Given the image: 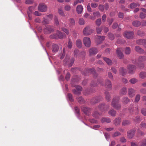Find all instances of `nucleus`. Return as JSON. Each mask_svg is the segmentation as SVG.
<instances>
[{"mask_svg": "<svg viewBox=\"0 0 146 146\" xmlns=\"http://www.w3.org/2000/svg\"><path fill=\"white\" fill-rule=\"evenodd\" d=\"M137 34L138 35L140 36H143L145 35V33L143 31L140 30H138L137 31Z\"/></svg>", "mask_w": 146, "mask_h": 146, "instance_id": "42", "label": "nucleus"}, {"mask_svg": "<svg viewBox=\"0 0 146 146\" xmlns=\"http://www.w3.org/2000/svg\"><path fill=\"white\" fill-rule=\"evenodd\" d=\"M44 31L45 34H48L54 32L53 27L50 26H48L44 29Z\"/></svg>", "mask_w": 146, "mask_h": 146, "instance_id": "9", "label": "nucleus"}, {"mask_svg": "<svg viewBox=\"0 0 146 146\" xmlns=\"http://www.w3.org/2000/svg\"><path fill=\"white\" fill-rule=\"evenodd\" d=\"M139 77L141 79H144L146 78V72H141L139 74Z\"/></svg>", "mask_w": 146, "mask_h": 146, "instance_id": "35", "label": "nucleus"}, {"mask_svg": "<svg viewBox=\"0 0 146 146\" xmlns=\"http://www.w3.org/2000/svg\"><path fill=\"white\" fill-rule=\"evenodd\" d=\"M135 90L133 88H129L128 89V93L129 96L131 98L133 97L135 95Z\"/></svg>", "mask_w": 146, "mask_h": 146, "instance_id": "12", "label": "nucleus"}, {"mask_svg": "<svg viewBox=\"0 0 146 146\" xmlns=\"http://www.w3.org/2000/svg\"><path fill=\"white\" fill-rule=\"evenodd\" d=\"M121 49L120 48H118L117 51V55L120 59L122 58L124 56L123 53L121 52Z\"/></svg>", "mask_w": 146, "mask_h": 146, "instance_id": "17", "label": "nucleus"}, {"mask_svg": "<svg viewBox=\"0 0 146 146\" xmlns=\"http://www.w3.org/2000/svg\"><path fill=\"white\" fill-rule=\"evenodd\" d=\"M42 23L43 25L48 24L49 23L48 20L46 19L45 18H43Z\"/></svg>", "mask_w": 146, "mask_h": 146, "instance_id": "44", "label": "nucleus"}, {"mask_svg": "<svg viewBox=\"0 0 146 146\" xmlns=\"http://www.w3.org/2000/svg\"><path fill=\"white\" fill-rule=\"evenodd\" d=\"M132 24L135 27H138L141 25V23L139 21H135L132 22Z\"/></svg>", "mask_w": 146, "mask_h": 146, "instance_id": "27", "label": "nucleus"}, {"mask_svg": "<svg viewBox=\"0 0 146 146\" xmlns=\"http://www.w3.org/2000/svg\"><path fill=\"white\" fill-rule=\"evenodd\" d=\"M131 52L130 48L129 47H126L125 50V53L126 54H129Z\"/></svg>", "mask_w": 146, "mask_h": 146, "instance_id": "45", "label": "nucleus"}, {"mask_svg": "<svg viewBox=\"0 0 146 146\" xmlns=\"http://www.w3.org/2000/svg\"><path fill=\"white\" fill-rule=\"evenodd\" d=\"M68 97L70 101L71 102L73 101V99L72 98V95L71 94L68 93Z\"/></svg>", "mask_w": 146, "mask_h": 146, "instance_id": "56", "label": "nucleus"}, {"mask_svg": "<svg viewBox=\"0 0 146 146\" xmlns=\"http://www.w3.org/2000/svg\"><path fill=\"white\" fill-rule=\"evenodd\" d=\"M38 9V11L41 12H44L47 11V7L44 4L41 3L39 4Z\"/></svg>", "mask_w": 146, "mask_h": 146, "instance_id": "6", "label": "nucleus"}, {"mask_svg": "<svg viewBox=\"0 0 146 146\" xmlns=\"http://www.w3.org/2000/svg\"><path fill=\"white\" fill-rule=\"evenodd\" d=\"M93 14L96 18V17H99L100 16V13L99 11L94 12L93 13Z\"/></svg>", "mask_w": 146, "mask_h": 146, "instance_id": "50", "label": "nucleus"}, {"mask_svg": "<svg viewBox=\"0 0 146 146\" xmlns=\"http://www.w3.org/2000/svg\"><path fill=\"white\" fill-rule=\"evenodd\" d=\"M135 50L141 54H143L144 52V50L139 46H136L135 47Z\"/></svg>", "mask_w": 146, "mask_h": 146, "instance_id": "26", "label": "nucleus"}, {"mask_svg": "<svg viewBox=\"0 0 146 146\" xmlns=\"http://www.w3.org/2000/svg\"><path fill=\"white\" fill-rule=\"evenodd\" d=\"M57 35L58 36L57 38H59L62 39L66 37V35L64 33H61L58 31L57 32Z\"/></svg>", "mask_w": 146, "mask_h": 146, "instance_id": "19", "label": "nucleus"}, {"mask_svg": "<svg viewBox=\"0 0 146 146\" xmlns=\"http://www.w3.org/2000/svg\"><path fill=\"white\" fill-rule=\"evenodd\" d=\"M140 92L141 93L146 94V89L142 88L140 90Z\"/></svg>", "mask_w": 146, "mask_h": 146, "instance_id": "64", "label": "nucleus"}, {"mask_svg": "<svg viewBox=\"0 0 146 146\" xmlns=\"http://www.w3.org/2000/svg\"><path fill=\"white\" fill-rule=\"evenodd\" d=\"M133 120L135 122H138L140 121L141 119L139 116H137L135 118L133 119Z\"/></svg>", "mask_w": 146, "mask_h": 146, "instance_id": "47", "label": "nucleus"}, {"mask_svg": "<svg viewBox=\"0 0 146 146\" xmlns=\"http://www.w3.org/2000/svg\"><path fill=\"white\" fill-rule=\"evenodd\" d=\"M79 23L80 25H83L84 24V19L81 18L80 19L79 21Z\"/></svg>", "mask_w": 146, "mask_h": 146, "instance_id": "59", "label": "nucleus"}, {"mask_svg": "<svg viewBox=\"0 0 146 146\" xmlns=\"http://www.w3.org/2000/svg\"><path fill=\"white\" fill-rule=\"evenodd\" d=\"M102 98L101 96H100L93 98L92 100L91 101L92 103L94 104L97 102H99L100 101H102Z\"/></svg>", "mask_w": 146, "mask_h": 146, "instance_id": "22", "label": "nucleus"}, {"mask_svg": "<svg viewBox=\"0 0 146 146\" xmlns=\"http://www.w3.org/2000/svg\"><path fill=\"white\" fill-rule=\"evenodd\" d=\"M50 37L52 38H55L57 39V33L56 34H53L51 35L50 36Z\"/></svg>", "mask_w": 146, "mask_h": 146, "instance_id": "57", "label": "nucleus"}, {"mask_svg": "<svg viewBox=\"0 0 146 146\" xmlns=\"http://www.w3.org/2000/svg\"><path fill=\"white\" fill-rule=\"evenodd\" d=\"M138 81L137 79L135 78H132L129 80V82L131 84H135Z\"/></svg>", "mask_w": 146, "mask_h": 146, "instance_id": "38", "label": "nucleus"}, {"mask_svg": "<svg viewBox=\"0 0 146 146\" xmlns=\"http://www.w3.org/2000/svg\"><path fill=\"white\" fill-rule=\"evenodd\" d=\"M75 87L76 88V89L77 90H78V92L77 93H76V92H75L74 94L77 95H80L81 94V92L82 90V87L81 86L78 85L76 86Z\"/></svg>", "mask_w": 146, "mask_h": 146, "instance_id": "15", "label": "nucleus"}, {"mask_svg": "<svg viewBox=\"0 0 146 146\" xmlns=\"http://www.w3.org/2000/svg\"><path fill=\"white\" fill-rule=\"evenodd\" d=\"M67 46L68 48L70 49L71 48L72 46V42L70 39H69L68 40Z\"/></svg>", "mask_w": 146, "mask_h": 146, "instance_id": "48", "label": "nucleus"}, {"mask_svg": "<svg viewBox=\"0 0 146 146\" xmlns=\"http://www.w3.org/2000/svg\"><path fill=\"white\" fill-rule=\"evenodd\" d=\"M101 121L102 123L104 122L110 123L111 122V120L108 117H103L102 118Z\"/></svg>", "mask_w": 146, "mask_h": 146, "instance_id": "31", "label": "nucleus"}, {"mask_svg": "<svg viewBox=\"0 0 146 146\" xmlns=\"http://www.w3.org/2000/svg\"><path fill=\"white\" fill-rule=\"evenodd\" d=\"M121 120V118L120 117L116 118L113 121L114 124L115 126H118L120 123Z\"/></svg>", "mask_w": 146, "mask_h": 146, "instance_id": "18", "label": "nucleus"}, {"mask_svg": "<svg viewBox=\"0 0 146 146\" xmlns=\"http://www.w3.org/2000/svg\"><path fill=\"white\" fill-rule=\"evenodd\" d=\"M83 43L84 45L87 47L90 46L91 41L90 38L88 37H86L84 38L83 40Z\"/></svg>", "mask_w": 146, "mask_h": 146, "instance_id": "5", "label": "nucleus"}, {"mask_svg": "<svg viewBox=\"0 0 146 146\" xmlns=\"http://www.w3.org/2000/svg\"><path fill=\"white\" fill-rule=\"evenodd\" d=\"M120 73L122 76L124 75L127 72L126 70L123 67H121L120 68L119 70Z\"/></svg>", "mask_w": 146, "mask_h": 146, "instance_id": "29", "label": "nucleus"}, {"mask_svg": "<svg viewBox=\"0 0 146 146\" xmlns=\"http://www.w3.org/2000/svg\"><path fill=\"white\" fill-rule=\"evenodd\" d=\"M105 7L104 5H99L98 6L99 9L101 11H103Z\"/></svg>", "mask_w": 146, "mask_h": 146, "instance_id": "54", "label": "nucleus"}, {"mask_svg": "<svg viewBox=\"0 0 146 146\" xmlns=\"http://www.w3.org/2000/svg\"><path fill=\"white\" fill-rule=\"evenodd\" d=\"M83 74L85 75L89 74H92L93 77L94 78H96L98 76V74L95 72V69L93 68H86L83 73Z\"/></svg>", "mask_w": 146, "mask_h": 146, "instance_id": "2", "label": "nucleus"}, {"mask_svg": "<svg viewBox=\"0 0 146 146\" xmlns=\"http://www.w3.org/2000/svg\"><path fill=\"white\" fill-rule=\"evenodd\" d=\"M139 17L141 19H144L146 17V15L143 13H140Z\"/></svg>", "mask_w": 146, "mask_h": 146, "instance_id": "52", "label": "nucleus"}, {"mask_svg": "<svg viewBox=\"0 0 146 146\" xmlns=\"http://www.w3.org/2000/svg\"><path fill=\"white\" fill-rule=\"evenodd\" d=\"M97 109H96L92 113V116L95 118H99V117L101 116L102 114V113L98 112L97 111Z\"/></svg>", "mask_w": 146, "mask_h": 146, "instance_id": "13", "label": "nucleus"}, {"mask_svg": "<svg viewBox=\"0 0 146 146\" xmlns=\"http://www.w3.org/2000/svg\"><path fill=\"white\" fill-rule=\"evenodd\" d=\"M146 42V39H140L137 40L136 43L138 44L144 45Z\"/></svg>", "mask_w": 146, "mask_h": 146, "instance_id": "21", "label": "nucleus"}, {"mask_svg": "<svg viewBox=\"0 0 146 146\" xmlns=\"http://www.w3.org/2000/svg\"><path fill=\"white\" fill-rule=\"evenodd\" d=\"M105 86L107 88H111L112 85L111 81L108 79L106 80Z\"/></svg>", "mask_w": 146, "mask_h": 146, "instance_id": "20", "label": "nucleus"}, {"mask_svg": "<svg viewBox=\"0 0 146 146\" xmlns=\"http://www.w3.org/2000/svg\"><path fill=\"white\" fill-rule=\"evenodd\" d=\"M129 102V100L127 97L123 98L122 100V102L123 104H127Z\"/></svg>", "mask_w": 146, "mask_h": 146, "instance_id": "41", "label": "nucleus"}, {"mask_svg": "<svg viewBox=\"0 0 146 146\" xmlns=\"http://www.w3.org/2000/svg\"><path fill=\"white\" fill-rule=\"evenodd\" d=\"M76 44L77 46L79 48H80L82 46V43L80 40L78 39L76 42Z\"/></svg>", "mask_w": 146, "mask_h": 146, "instance_id": "34", "label": "nucleus"}, {"mask_svg": "<svg viewBox=\"0 0 146 146\" xmlns=\"http://www.w3.org/2000/svg\"><path fill=\"white\" fill-rule=\"evenodd\" d=\"M139 6L140 5L138 3H132L130 4V7L131 9H133Z\"/></svg>", "mask_w": 146, "mask_h": 146, "instance_id": "33", "label": "nucleus"}, {"mask_svg": "<svg viewBox=\"0 0 146 146\" xmlns=\"http://www.w3.org/2000/svg\"><path fill=\"white\" fill-rule=\"evenodd\" d=\"M77 100L79 103L83 104L85 103L84 99L81 96H78L77 98Z\"/></svg>", "mask_w": 146, "mask_h": 146, "instance_id": "36", "label": "nucleus"}, {"mask_svg": "<svg viewBox=\"0 0 146 146\" xmlns=\"http://www.w3.org/2000/svg\"><path fill=\"white\" fill-rule=\"evenodd\" d=\"M116 112L113 109H111L109 112L108 113L111 116L114 117L115 116Z\"/></svg>", "mask_w": 146, "mask_h": 146, "instance_id": "37", "label": "nucleus"}, {"mask_svg": "<svg viewBox=\"0 0 146 146\" xmlns=\"http://www.w3.org/2000/svg\"><path fill=\"white\" fill-rule=\"evenodd\" d=\"M81 109L84 113L88 115L90 113L91 111V109L87 107H83Z\"/></svg>", "mask_w": 146, "mask_h": 146, "instance_id": "10", "label": "nucleus"}, {"mask_svg": "<svg viewBox=\"0 0 146 146\" xmlns=\"http://www.w3.org/2000/svg\"><path fill=\"white\" fill-rule=\"evenodd\" d=\"M109 106L105 105L104 103L100 104L98 106L99 109L102 111H107L109 108Z\"/></svg>", "mask_w": 146, "mask_h": 146, "instance_id": "4", "label": "nucleus"}, {"mask_svg": "<svg viewBox=\"0 0 146 146\" xmlns=\"http://www.w3.org/2000/svg\"><path fill=\"white\" fill-rule=\"evenodd\" d=\"M89 51L90 55L96 54L98 52L97 49L95 48H90L89 49Z\"/></svg>", "mask_w": 146, "mask_h": 146, "instance_id": "23", "label": "nucleus"}, {"mask_svg": "<svg viewBox=\"0 0 146 146\" xmlns=\"http://www.w3.org/2000/svg\"><path fill=\"white\" fill-rule=\"evenodd\" d=\"M94 30L90 29L89 27L87 26L84 29L83 33V34L86 36L90 35L93 33Z\"/></svg>", "mask_w": 146, "mask_h": 146, "instance_id": "3", "label": "nucleus"}, {"mask_svg": "<svg viewBox=\"0 0 146 146\" xmlns=\"http://www.w3.org/2000/svg\"><path fill=\"white\" fill-rule=\"evenodd\" d=\"M59 47L56 44H53L52 45V51L53 52H57L59 50Z\"/></svg>", "mask_w": 146, "mask_h": 146, "instance_id": "25", "label": "nucleus"}, {"mask_svg": "<svg viewBox=\"0 0 146 146\" xmlns=\"http://www.w3.org/2000/svg\"><path fill=\"white\" fill-rule=\"evenodd\" d=\"M134 33L133 31H125L124 34L125 37L128 39H131L134 36Z\"/></svg>", "mask_w": 146, "mask_h": 146, "instance_id": "8", "label": "nucleus"}, {"mask_svg": "<svg viewBox=\"0 0 146 146\" xmlns=\"http://www.w3.org/2000/svg\"><path fill=\"white\" fill-rule=\"evenodd\" d=\"M70 25L71 26L74 25L75 24L74 20L72 18H71L70 19Z\"/></svg>", "mask_w": 146, "mask_h": 146, "instance_id": "49", "label": "nucleus"}, {"mask_svg": "<svg viewBox=\"0 0 146 146\" xmlns=\"http://www.w3.org/2000/svg\"><path fill=\"white\" fill-rule=\"evenodd\" d=\"M89 121L92 123H98V121L94 119H89Z\"/></svg>", "mask_w": 146, "mask_h": 146, "instance_id": "53", "label": "nucleus"}, {"mask_svg": "<svg viewBox=\"0 0 146 146\" xmlns=\"http://www.w3.org/2000/svg\"><path fill=\"white\" fill-rule=\"evenodd\" d=\"M54 23L56 25H59V23L57 18L55 16L54 18Z\"/></svg>", "mask_w": 146, "mask_h": 146, "instance_id": "60", "label": "nucleus"}, {"mask_svg": "<svg viewBox=\"0 0 146 146\" xmlns=\"http://www.w3.org/2000/svg\"><path fill=\"white\" fill-rule=\"evenodd\" d=\"M96 23L98 27L100 26L102 23L101 20L100 19H99L96 21Z\"/></svg>", "mask_w": 146, "mask_h": 146, "instance_id": "46", "label": "nucleus"}, {"mask_svg": "<svg viewBox=\"0 0 146 146\" xmlns=\"http://www.w3.org/2000/svg\"><path fill=\"white\" fill-rule=\"evenodd\" d=\"M140 98V95L139 94H137L136 96L135 101V102H137L139 100Z\"/></svg>", "mask_w": 146, "mask_h": 146, "instance_id": "51", "label": "nucleus"}, {"mask_svg": "<svg viewBox=\"0 0 146 146\" xmlns=\"http://www.w3.org/2000/svg\"><path fill=\"white\" fill-rule=\"evenodd\" d=\"M108 38L111 40H113L114 38V36L113 34L111 33H109L108 34Z\"/></svg>", "mask_w": 146, "mask_h": 146, "instance_id": "40", "label": "nucleus"}, {"mask_svg": "<svg viewBox=\"0 0 146 146\" xmlns=\"http://www.w3.org/2000/svg\"><path fill=\"white\" fill-rule=\"evenodd\" d=\"M96 31L98 34H100L101 33L102 29L100 28L97 27L96 28Z\"/></svg>", "mask_w": 146, "mask_h": 146, "instance_id": "61", "label": "nucleus"}, {"mask_svg": "<svg viewBox=\"0 0 146 146\" xmlns=\"http://www.w3.org/2000/svg\"><path fill=\"white\" fill-rule=\"evenodd\" d=\"M105 94L106 101L107 102L110 101V100L111 96L109 92L108 91H106L105 92Z\"/></svg>", "mask_w": 146, "mask_h": 146, "instance_id": "24", "label": "nucleus"}, {"mask_svg": "<svg viewBox=\"0 0 146 146\" xmlns=\"http://www.w3.org/2000/svg\"><path fill=\"white\" fill-rule=\"evenodd\" d=\"M107 21L109 23V25H110L113 21V19L112 18L111 19H108Z\"/></svg>", "mask_w": 146, "mask_h": 146, "instance_id": "63", "label": "nucleus"}, {"mask_svg": "<svg viewBox=\"0 0 146 146\" xmlns=\"http://www.w3.org/2000/svg\"><path fill=\"white\" fill-rule=\"evenodd\" d=\"M127 89L126 88L124 87L122 88L120 91V94L121 95L125 94L127 93Z\"/></svg>", "mask_w": 146, "mask_h": 146, "instance_id": "32", "label": "nucleus"}, {"mask_svg": "<svg viewBox=\"0 0 146 146\" xmlns=\"http://www.w3.org/2000/svg\"><path fill=\"white\" fill-rule=\"evenodd\" d=\"M130 124V121L128 120H123L122 122V125L123 126L128 125Z\"/></svg>", "mask_w": 146, "mask_h": 146, "instance_id": "39", "label": "nucleus"}, {"mask_svg": "<svg viewBox=\"0 0 146 146\" xmlns=\"http://www.w3.org/2000/svg\"><path fill=\"white\" fill-rule=\"evenodd\" d=\"M127 68L128 70L129 73L132 74L134 72L136 69V67L134 65L129 64L127 66Z\"/></svg>", "mask_w": 146, "mask_h": 146, "instance_id": "7", "label": "nucleus"}, {"mask_svg": "<svg viewBox=\"0 0 146 146\" xmlns=\"http://www.w3.org/2000/svg\"><path fill=\"white\" fill-rule=\"evenodd\" d=\"M146 60V56H139L138 59V61L139 62H144Z\"/></svg>", "mask_w": 146, "mask_h": 146, "instance_id": "28", "label": "nucleus"}, {"mask_svg": "<svg viewBox=\"0 0 146 146\" xmlns=\"http://www.w3.org/2000/svg\"><path fill=\"white\" fill-rule=\"evenodd\" d=\"M105 38V36H98V38L96 40L97 44H100L104 40Z\"/></svg>", "mask_w": 146, "mask_h": 146, "instance_id": "14", "label": "nucleus"}, {"mask_svg": "<svg viewBox=\"0 0 146 146\" xmlns=\"http://www.w3.org/2000/svg\"><path fill=\"white\" fill-rule=\"evenodd\" d=\"M141 112L144 116H146V109L143 108L141 109Z\"/></svg>", "mask_w": 146, "mask_h": 146, "instance_id": "62", "label": "nucleus"}, {"mask_svg": "<svg viewBox=\"0 0 146 146\" xmlns=\"http://www.w3.org/2000/svg\"><path fill=\"white\" fill-rule=\"evenodd\" d=\"M135 108L133 107V106L131 105L130 106L129 110V112L131 114H133V112H134Z\"/></svg>", "mask_w": 146, "mask_h": 146, "instance_id": "43", "label": "nucleus"}, {"mask_svg": "<svg viewBox=\"0 0 146 146\" xmlns=\"http://www.w3.org/2000/svg\"><path fill=\"white\" fill-rule=\"evenodd\" d=\"M135 130L132 129L128 131L127 132V137L129 139H131L135 134Z\"/></svg>", "mask_w": 146, "mask_h": 146, "instance_id": "11", "label": "nucleus"}, {"mask_svg": "<svg viewBox=\"0 0 146 146\" xmlns=\"http://www.w3.org/2000/svg\"><path fill=\"white\" fill-rule=\"evenodd\" d=\"M34 7L33 6H31L29 7V11H28L27 12H29V13L31 14H32L33 12V11L34 10Z\"/></svg>", "mask_w": 146, "mask_h": 146, "instance_id": "55", "label": "nucleus"}, {"mask_svg": "<svg viewBox=\"0 0 146 146\" xmlns=\"http://www.w3.org/2000/svg\"><path fill=\"white\" fill-rule=\"evenodd\" d=\"M83 10V6L81 5H78L76 8V11L78 14H80L82 12Z\"/></svg>", "mask_w": 146, "mask_h": 146, "instance_id": "16", "label": "nucleus"}, {"mask_svg": "<svg viewBox=\"0 0 146 146\" xmlns=\"http://www.w3.org/2000/svg\"><path fill=\"white\" fill-rule=\"evenodd\" d=\"M119 100V98L118 96L113 98L111 105L114 108L118 110L121 108V105L118 104Z\"/></svg>", "mask_w": 146, "mask_h": 146, "instance_id": "1", "label": "nucleus"}, {"mask_svg": "<svg viewBox=\"0 0 146 146\" xmlns=\"http://www.w3.org/2000/svg\"><path fill=\"white\" fill-rule=\"evenodd\" d=\"M103 59L108 65H111L112 64V62L110 59L106 57H103Z\"/></svg>", "mask_w": 146, "mask_h": 146, "instance_id": "30", "label": "nucleus"}, {"mask_svg": "<svg viewBox=\"0 0 146 146\" xmlns=\"http://www.w3.org/2000/svg\"><path fill=\"white\" fill-rule=\"evenodd\" d=\"M58 10V13L60 15L62 16H64V14L61 9H59Z\"/></svg>", "mask_w": 146, "mask_h": 146, "instance_id": "58", "label": "nucleus"}]
</instances>
